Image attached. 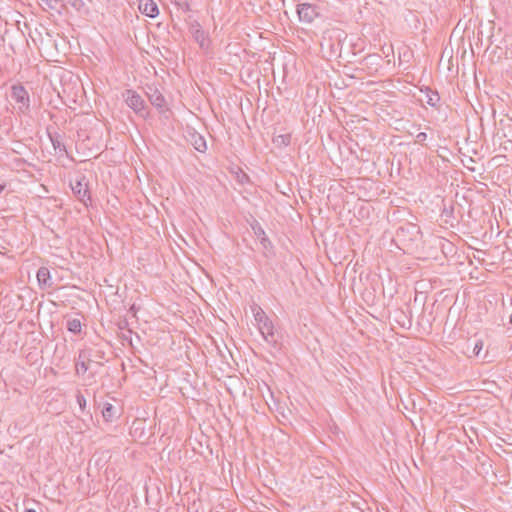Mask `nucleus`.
I'll list each match as a JSON object with an SVG mask.
<instances>
[{
  "label": "nucleus",
  "mask_w": 512,
  "mask_h": 512,
  "mask_svg": "<svg viewBox=\"0 0 512 512\" xmlns=\"http://www.w3.org/2000/svg\"><path fill=\"white\" fill-rule=\"evenodd\" d=\"M11 99L15 102L14 108L20 115L30 113V97L28 91L21 84L11 86Z\"/></svg>",
  "instance_id": "f257e3e1"
},
{
  "label": "nucleus",
  "mask_w": 512,
  "mask_h": 512,
  "mask_svg": "<svg viewBox=\"0 0 512 512\" xmlns=\"http://www.w3.org/2000/svg\"><path fill=\"white\" fill-rule=\"evenodd\" d=\"M396 237L398 241L410 247L421 240L422 233L419 226L412 223H406L397 229Z\"/></svg>",
  "instance_id": "f03ea898"
},
{
  "label": "nucleus",
  "mask_w": 512,
  "mask_h": 512,
  "mask_svg": "<svg viewBox=\"0 0 512 512\" xmlns=\"http://www.w3.org/2000/svg\"><path fill=\"white\" fill-rule=\"evenodd\" d=\"M255 320L258 323L259 331H260L261 335L263 336V338L268 343H275L276 340L274 338L273 323L269 320V318L265 315V313L261 309H259V311H257L255 313Z\"/></svg>",
  "instance_id": "7ed1b4c3"
},
{
  "label": "nucleus",
  "mask_w": 512,
  "mask_h": 512,
  "mask_svg": "<svg viewBox=\"0 0 512 512\" xmlns=\"http://www.w3.org/2000/svg\"><path fill=\"white\" fill-rule=\"evenodd\" d=\"M126 104L134 110L135 113L145 116V101L134 90H126L123 94Z\"/></svg>",
  "instance_id": "20e7f679"
},
{
  "label": "nucleus",
  "mask_w": 512,
  "mask_h": 512,
  "mask_svg": "<svg viewBox=\"0 0 512 512\" xmlns=\"http://www.w3.org/2000/svg\"><path fill=\"white\" fill-rule=\"evenodd\" d=\"M297 14L301 22L310 24L319 16L318 7L311 3H301L297 5Z\"/></svg>",
  "instance_id": "39448f33"
},
{
  "label": "nucleus",
  "mask_w": 512,
  "mask_h": 512,
  "mask_svg": "<svg viewBox=\"0 0 512 512\" xmlns=\"http://www.w3.org/2000/svg\"><path fill=\"white\" fill-rule=\"evenodd\" d=\"M71 188L78 200H80L85 206H88V202L91 200V196L85 177L77 180L75 184L71 185Z\"/></svg>",
  "instance_id": "423d86ee"
},
{
  "label": "nucleus",
  "mask_w": 512,
  "mask_h": 512,
  "mask_svg": "<svg viewBox=\"0 0 512 512\" xmlns=\"http://www.w3.org/2000/svg\"><path fill=\"white\" fill-rule=\"evenodd\" d=\"M146 95L150 103L159 110L164 112L166 110V101L163 94L155 86H147Z\"/></svg>",
  "instance_id": "0eeeda50"
},
{
  "label": "nucleus",
  "mask_w": 512,
  "mask_h": 512,
  "mask_svg": "<svg viewBox=\"0 0 512 512\" xmlns=\"http://www.w3.org/2000/svg\"><path fill=\"white\" fill-rule=\"evenodd\" d=\"M189 31L193 37V39L199 44L202 49H207L209 47V39L202 29L199 22L194 21L189 26Z\"/></svg>",
  "instance_id": "6e6552de"
},
{
  "label": "nucleus",
  "mask_w": 512,
  "mask_h": 512,
  "mask_svg": "<svg viewBox=\"0 0 512 512\" xmlns=\"http://www.w3.org/2000/svg\"><path fill=\"white\" fill-rule=\"evenodd\" d=\"M139 11L150 18H155L159 14L157 4L153 0H139Z\"/></svg>",
  "instance_id": "1a4fd4ad"
},
{
  "label": "nucleus",
  "mask_w": 512,
  "mask_h": 512,
  "mask_svg": "<svg viewBox=\"0 0 512 512\" xmlns=\"http://www.w3.org/2000/svg\"><path fill=\"white\" fill-rule=\"evenodd\" d=\"M188 141L191 145L199 152H205L207 149V144L205 138L199 133L193 132L189 134Z\"/></svg>",
  "instance_id": "9d476101"
},
{
  "label": "nucleus",
  "mask_w": 512,
  "mask_h": 512,
  "mask_svg": "<svg viewBox=\"0 0 512 512\" xmlns=\"http://www.w3.org/2000/svg\"><path fill=\"white\" fill-rule=\"evenodd\" d=\"M37 280L40 287H52L50 271L47 267H40L37 271Z\"/></svg>",
  "instance_id": "9b49d317"
},
{
  "label": "nucleus",
  "mask_w": 512,
  "mask_h": 512,
  "mask_svg": "<svg viewBox=\"0 0 512 512\" xmlns=\"http://www.w3.org/2000/svg\"><path fill=\"white\" fill-rule=\"evenodd\" d=\"M102 416L105 421L112 422L117 417V410L112 404L105 403L102 409Z\"/></svg>",
  "instance_id": "f8f14e48"
},
{
  "label": "nucleus",
  "mask_w": 512,
  "mask_h": 512,
  "mask_svg": "<svg viewBox=\"0 0 512 512\" xmlns=\"http://www.w3.org/2000/svg\"><path fill=\"white\" fill-rule=\"evenodd\" d=\"M87 357L85 351H81L79 353V359L76 362V372L77 374H85L88 370V362L86 361Z\"/></svg>",
  "instance_id": "ddd939ff"
},
{
  "label": "nucleus",
  "mask_w": 512,
  "mask_h": 512,
  "mask_svg": "<svg viewBox=\"0 0 512 512\" xmlns=\"http://www.w3.org/2000/svg\"><path fill=\"white\" fill-rule=\"evenodd\" d=\"M291 142L290 134H280L273 138V143L278 147H286Z\"/></svg>",
  "instance_id": "4468645a"
},
{
  "label": "nucleus",
  "mask_w": 512,
  "mask_h": 512,
  "mask_svg": "<svg viewBox=\"0 0 512 512\" xmlns=\"http://www.w3.org/2000/svg\"><path fill=\"white\" fill-rule=\"evenodd\" d=\"M67 330L74 334H79L81 332V321L78 318L69 319L67 321Z\"/></svg>",
  "instance_id": "2eb2a0df"
},
{
  "label": "nucleus",
  "mask_w": 512,
  "mask_h": 512,
  "mask_svg": "<svg viewBox=\"0 0 512 512\" xmlns=\"http://www.w3.org/2000/svg\"><path fill=\"white\" fill-rule=\"evenodd\" d=\"M439 100H440V96H439L438 92L432 91L431 89L427 90L426 102L428 105L435 107L436 104L439 102Z\"/></svg>",
  "instance_id": "dca6fc26"
},
{
  "label": "nucleus",
  "mask_w": 512,
  "mask_h": 512,
  "mask_svg": "<svg viewBox=\"0 0 512 512\" xmlns=\"http://www.w3.org/2000/svg\"><path fill=\"white\" fill-rule=\"evenodd\" d=\"M49 138L55 150L65 151V145L59 135L49 134Z\"/></svg>",
  "instance_id": "f3484780"
},
{
  "label": "nucleus",
  "mask_w": 512,
  "mask_h": 512,
  "mask_svg": "<svg viewBox=\"0 0 512 512\" xmlns=\"http://www.w3.org/2000/svg\"><path fill=\"white\" fill-rule=\"evenodd\" d=\"M47 8L57 10L60 0H40Z\"/></svg>",
  "instance_id": "a211bd4d"
},
{
  "label": "nucleus",
  "mask_w": 512,
  "mask_h": 512,
  "mask_svg": "<svg viewBox=\"0 0 512 512\" xmlns=\"http://www.w3.org/2000/svg\"><path fill=\"white\" fill-rule=\"evenodd\" d=\"M252 229L254 231V234L261 239V237H267L265 234L264 229L259 225V223H256L255 225H252Z\"/></svg>",
  "instance_id": "6ab92c4d"
},
{
  "label": "nucleus",
  "mask_w": 512,
  "mask_h": 512,
  "mask_svg": "<svg viewBox=\"0 0 512 512\" xmlns=\"http://www.w3.org/2000/svg\"><path fill=\"white\" fill-rule=\"evenodd\" d=\"M260 243L264 250L267 252H270V250L273 248L271 241L268 239V237H261Z\"/></svg>",
  "instance_id": "aec40b11"
},
{
  "label": "nucleus",
  "mask_w": 512,
  "mask_h": 512,
  "mask_svg": "<svg viewBox=\"0 0 512 512\" xmlns=\"http://www.w3.org/2000/svg\"><path fill=\"white\" fill-rule=\"evenodd\" d=\"M76 401H77L79 407L81 408V410H84V408L86 407V399L81 392L77 393Z\"/></svg>",
  "instance_id": "412c9836"
},
{
  "label": "nucleus",
  "mask_w": 512,
  "mask_h": 512,
  "mask_svg": "<svg viewBox=\"0 0 512 512\" xmlns=\"http://www.w3.org/2000/svg\"><path fill=\"white\" fill-rule=\"evenodd\" d=\"M68 3L78 11L85 5L83 0H68Z\"/></svg>",
  "instance_id": "4be33fe9"
},
{
  "label": "nucleus",
  "mask_w": 512,
  "mask_h": 512,
  "mask_svg": "<svg viewBox=\"0 0 512 512\" xmlns=\"http://www.w3.org/2000/svg\"><path fill=\"white\" fill-rule=\"evenodd\" d=\"M427 139V134L425 132H420L416 135V142L419 144H424Z\"/></svg>",
  "instance_id": "5701e85b"
},
{
  "label": "nucleus",
  "mask_w": 512,
  "mask_h": 512,
  "mask_svg": "<svg viewBox=\"0 0 512 512\" xmlns=\"http://www.w3.org/2000/svg\"><path fill=\"white\" fill-rule=\"evenodd\" d=\"M481 349H482V342H477L474 347V353L476 355H478Z\"/></svg>",
  "instance_id": "b1692460"
},
{
  "label": "nucleus",
  "mask_w": 512,
  "mask_h": 512,
  "mask_svg": "<svg viewBox=\"0 0 512 512\" xmlns=\"http://www.w3.org/2000/svg\"><path fill=\"white\" fill-rule=\"evenodd\" d=\"M25 512H37L35 509H25Z\"/></svg>",
  "instance_id": "393cba45"
},
{
  "label": "nucleus",
  "mask_w": 512,
  "mask_h": 512,
  "mask_svg": "<svg viewBox=\"0 0 512 512\" xmlns=\"http://www.w3.org/2000/svg\"><path fill=\"white\" fill-rule=\"evenodd\" d=\"M510 323L512 324V313H511V316H510Z\"/></svg>",
  "instance_id": "a878e982"
}]
</instances>
